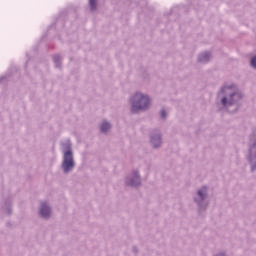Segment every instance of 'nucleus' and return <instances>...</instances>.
<instances>
[{"label":"nucleus","instance_id":"nucleus-1","mask_svg":"<svg viewBox=\"0 0 256 256\" xmlns=\"http://www.w3.org/2000/svg\"><path fill=\"white\" fill-rule=\"evenodd\" d=\"M243 97H245V95H243L239 86L236 84H225L217 93L216 104L224 111H229L231 107L237 109L241 105Z\"/></svg>","mask_w":256,"mask_h":256},{"label":"nucleus","instance_id":"nucleus-2","mask_svg":"<svg viewBox=\"0 0 256 256\" xmlns=\"http://www.w3.org/2000/svg\"><path fill=\"white\" fill-rule=\"evenodd\" d=\"M128 105L132 115H140L153 107V98L145 92L136 91L129 97Z\"/></svg>","mask_w":256,"mask_h":256},{"label":"nucleus","instance_id":"nucleus-3","mask_svg":"<svg viewBox=\"0 0 256 256\" xmlns=\"http://www.w3.org/2000/svg\"><path fill=\"white\" fill-rule=\"evenodd\" d=\"M60 151L62 153V162L60 169L64 175H69L75 171V153L73 152V143L70 139H65L60 142Z\"/></svg>","mask_w":256,"mask_h":256},{"label":"nucleus","instance_id":"nucleus-4","mask_svg":"<svg viewBox=\"0 0 256 256\" xmlns=\"http://www.w3.org/2000/svg\"><path fill=\"white\" fill-rule=\"evenodd\" d=\"M193 203L198 208V211H205L209 207V187L202 186L193 194Z\"/></svg>","mask_w":256,"mask_h":256},{"label":"nucleus","instance_id":"nucleus-5","mask_svg":"<svg viewBox=\"0 0 256 256\" xmlns=\"http://www.w3.org/2000/svg\"><path fill=\"white\" fill-rule=\"evenodd\" d=\"M251 171H256V128L252 131L248 141V153L246 155Z\"/></svg>","mask_w":256,"mask_h":256},{"label":"nucleus","instance_id":"nucleus-6","mask_svg":"<svg viewBox=\"0 0 256 256\" xmlns=\"http://www.w3.org/2000/svg\"><path fill=\"white\" fill-rule=\"evenodd\" d=\"M141 183V172L139 169H133L124 178V185H126V187H141Z\"/></svg>","mask_w":256,"mask_h":256},{"label":"nucleus","instance_id":"nucleus-7","mask_svg":"<svg viewBox=\"0 0 256 256\" xmlns=\"http://www.w3.org/2000/svg\"><path fill=\"white\" fill-rule=\"evenodd\" d=\"M150 145L152 149H161L163 147V133H161V130H153L150 133Z\"/></svg>","mask_w":256,"mask_h":256},{"label":"nucleus","instance_id":"nucleus-8","mask_svg":"<svg viewBox=\"0 0 256 256\" xmlns=\"http://www.w3.org/2000/svg\"><path fill=\"white\" fill-rule=\"evenodd\" d=\"M11 203H13V198L5 197L0 203V213L2 215H11L13 213V208H11Z\"/></svg>","mask_w":256,"mask_h":256},{"label":"nucleus","instance_id":"nucleus-9","mask_svg":"<svg viewBox=\"0 0 256 256\" xmlns=\"http://www.w3.org/2000/svg\"><path fill=\"white\" fill-rule=\"evenodd\" d=\"M38 214L42 219H51V206L47 202H41Z\"/></svg>","mask_w":256,"mask_h":256},{"label":"nucleus","instance_id":"nucleus-10","mask_svg":"<svg viewBox=\"0 0 256 256\" xmlns=\"http://www.w3.org/2000/svg\"><path fill=\"white\" fill-rule=\"evenodd\" d=\"M209 61H211V52L206 51L199 54L198 63L205 64L209 63Z\"/></svg>","mask_w":256,"mask_h":256},{"label":"nucleus","instance_id":"nucleus-11","mask_svg":"<svg viewBox=\"0 0 256 256\" xmlns=\"http://www.w3.org/2000/svg\"><path fill=\"white\" fill-rule=\"evenodd\" d=\"M111 127H113L109 121L104 120L101 124H100V133H103L104 135H107V133L109 131H111Z\"/></svg>","mask_w":256,"mask_h":256},{"label":"nucleus","instance_id":"nucleus-12","mask_svg":"<svg viewBox=\"0 0 256 256\" xmlns=\"http://www.w3.org/2000/svg\"><path fill=\"white\" fill-rule=\"evenodd\" d=\"M53 61H54V65H55L56 69H61V56L54 55Z\"/></svg>","mask_w":256,"mask_h":256},{"label":"nucleus","instance_id":"nucleus-13","mask_svg":"<svg viewBox=\"0 0 256 256\" xmlns=\"http://www.w3.org/2000/svg\"><path fill=\"white\" fill-rule=\"evenodd\" d=\"M89 6L91 11H97V0H89Z\"/></svg>","mask_w":256,"mask_h":256},{"label":"nucleus","instance_id":"nucleus-14","mask_svg":"<svg viewBox=\"0 0 256 256\" xmlns=\"http://www.w3.org/2000/svg\"><path fill=\"white\" fill-rule=\"evenodd\" d=\"M250 67H252V69L256 70V55L251 58Z\"/></svg>","mask_w":256,"mask_h":256},{"label":"nucleus","instance_id":"nucleus-15","mask_svg":"<svg viewBox=\"0 0 256 256\" xmlns=\"http://www.w3.org/2000/svg\"><path fill=\"white\" fill-rule=\"evenodd\" d=\"M160 117L161 119H167V112L165 111V109L161 110Z\"/></svg>","mask_w":256,"mask_h":256},{"label":"nucleus","instance_id":"nucleus-16","mask_svg":"<svg viewBox=\"0 0 256 256\" xmlns=\"http://www.w3.org/2000/svg\"><path fill=\"white\" fill-rule=\"evenodd\" d=\"M132 251H133V253H139V250L137 249V246H133Z\"/></svg>","mask_w":256,"mask_h":256},{"label":"nucleus","instance_id":"nucleus-17","mask_svg":"<svg viewBox=\"0 0 256 256\" xmlns=\"http://www.w3.org/2000/svg\"><path fill=\"white\" fill-rule=\"evenodd\" d=\"M215 256H227V254L225 252H219Z\"/></svg>","mask_w":256,"mask_h":256},{"label":"nucleus","instance_id":"nucleus-18","mask_svg":"<svg viewBox=\"0 0 256 256\" xmlns=\"http://www.w3.org/2000/svg\"><path fill=\"white\" fill-rule=\"evenodd\" d=\"M4 79H5V77H1V78H0V81H2V80H4Z\"/></svg>","mask_w":256,"mask_h":256}]
</instances>
